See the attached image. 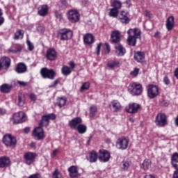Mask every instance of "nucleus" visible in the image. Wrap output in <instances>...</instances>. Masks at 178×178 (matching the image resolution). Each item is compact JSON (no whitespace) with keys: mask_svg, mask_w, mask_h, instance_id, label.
Returning a JSON list of instances; mask_svg holds the SVG:
<instances>
[{"mask_svg":"<svg viewBox=\"0 0 178 178\" xmlns=\"http://www.w3.org/2000/svg\"><path fill=\"white\" fill-rule=\"evenodd\" d=\"M68 3L67 0H60L58 7L60 9H65L67 7Z\"/></svg>","mask_w":178,"mask_h":178,"instance_id":"a18cd8bd","label":"nucleus"},{"mask_svg":"<svg viewBox=\"0 0 178 178\" xmlns=\"http://www.w3.org/2000/svg\"><path fill=\"white\" fill-rule=\"evenodd\" d=\"M97 112V106H90V113H89L90 118H94L96 115Z\"/></svg>","mask_w":178,"mask_h":178,"instance_id":"79ce46f5","label":"nucleus"},{"mask_svg":"<svg viewBox=\"0 0 178 178\" xmlns=\"http://www.w3.org/2000/svg\"><path fill=\"white\" fill-rule=\"evenodd\" d=\"M33 136L36 137L38 140H42L45 138L44 131L43 127H37L33 131Z\"/></svg>","mask_w":178,"mask_h":178,"instance_id":"a211bd4d","label":"nucleus"},{"mask_svg":"<svg viewBox=\"0 0 178 178\" xmlns=\"http://www.w3.org/2000/svg\"><path fill=\"white\" fill-rule=\"evenodd\" d=\"M154 38H155L156 39H160V38H161V32L156 31V32L154 33Z\"/></svg>","mask_w":178,"mask_h":178,"instance_id":"69168bd1","label":"nucleus"},{"mask_svg":"<svg viewBox=\"0 0 178 178\" xmlns=\"http://www.w3.org/2000/svg\"><path fill=\"white\" fill-rule=\"evenodd\" d=\"M111 6L113 7V8L119 10L122 7V3L120 2V0H113L111 3Z\"/></svg>","mask_w":178,"mask_h":178,"instance_id":"58836bf2","label":"nucleus"},{"mask_svg":"<svg viewBox=\"0 0 178 178\" xmlns=\"http://www.w3.org/2000/svg\"><path fill=\"white\" fill-rule=\"evenodd\" d=\"M81 15L77 10H70L67 19L72 24H76L80 21Z\"/></svg>","mask_w":178,"mask_h":178,"instance_id":"9d476101","label":"nucleus"},{"mask_svg":"<svg viewBox=\"0 0 178 178\" xmlns=\"http://www.w3.org/2000/svg\"><path fill=\"white\" fill-rule=\"evenodd\" d=\"M83 43L86 45H91L95 42V38L92 33H87L83 37Z\"/></svg>","mask_w":178,"mask_h":178,"instance_id":"5701e85b","label":"nucleus"},{"mask_svg":"<svg viewBox=\"0 0 178 178\" xmlns=\"http://www.w3.org/2000/svg\"><path fill=\"white\" fill-rule=\"evenodd\" d=\"M67 99L66 97H58L57 99V102L56 103V105L58 106L60 108H62V106H64L66 104Z\"/></svg>","mask_w":178,"mask_h":178,"instance_id":"ea45409f","label":"nucleus"},{"mask_svg":"<svg viewBox=\"0 0 178 178\" xmlns=\"http://www.w3.org/2000/svg\"><path fill=\"white\" fill-rule=\"evenodd\" d=\"M118 19L121 24H129L131 22V19L129 17V13L125 10H121L119 15Z\"/></svg>","mask_w":178,"mask_h":178,"instance_id":"dca6fc26","label":"nucleus"},{"mask_svg":"<svg viewBox=\"0 0 178 178\" xmlns=\"http://www.w3.org/2000/svg\"><path fill=\"white\" fill-rule=\"evenodd\" d=\"M67 172L70 178H79L81 177V174L79 173V169L76 165L70 166L67 169Z\"/></svg>","mask_w":178,"mask_h":178,"instance_id":"aec40b11","label":"nucleus"},{"mask_svg":"<svg viewBox=\"0 0 178 178\" xmlns=\"http://www.w3.org/2000/svg\"><path fill=\"white\" fill-rule=\"evenodd\" d=\"M13 88V85H8V83H3L0 86V92L3 94H8L10 92Z\"/></svg>","mask_w":178,"mask_h":178,"instance_id":"2f4dec72","label":"nucleus"},{"mask_svg":"<svg viewBox=\"0 0 178 178\" xmlns=\"http://www.w3.org/2000/svg\"><path fill=\"white\" fill-rule=\"evenodd\" d=\"M26 102L25 95L24 93H18L16 99V104L18 106L22 107L24 106Z\"/></svg>","mask_w":178,"mask_h":178,"instance_id":"7c9ffc66","label":"nucleus"},{"mask_svg":"<svg viewBox=\"0 0 178 178\" xmlns=\"http://www.w3.org/2000/svg\"><path fill=\"white\" fill-rule=\"evenodd\" d=\"M17 84L19 86H22V87H25L27 86V84L26 83V82H24L23 81H17Z\"/></svg>","mask_w":178,"mask_h":178,"instance_id":"e2e57ef3","label":"nucleus"},{"mask_svg":"<svg viewBox=\"0 0 178 178\" xmlns=\"http://www.w3.org/2000/svg\"><path fill=\"white\" fill-rule=\"evenodd\" d=\"M127 42L129 46L136 47L137 40L141 38L142 31L138 28L129 29L127 31Z\"/></svg>","mask_w":178,"mask_h":178,"instance_id":"f257e3e1","label":"nucleus"},{"mask_svg":"<svg viewBox=\"0 0 178 178\" xmlns=\"http://www.w3.org/2000/svg\"><path fill=\"white\" fill-rule=\"evenodd\" d=\"M13 124H21L26 121L27 117L24 111H18L13 115Z\"/></svg>","mask_w":178,"mask_h":178,"instance_id":"1a4fd4ad","label":"nucleus"},{"mask_svg":"<svg viewBox=\"0 0 178 178\" xmlns=\"http://www.w3.org/2000/svg\"><path fill=\"white\" fill-rule=\"evenodd\" d=\"M140 72V68L138 67H135L133 71H131L130 75L134 77L138 76Z\"/></svg>","mask_w":178,"mask_h":178,"instance_id":"de8ad7c7","label":"nucleus"},{"mask_svg":"<svg viewBox=\"0 0 178 178\" xmlns=\"http://www.w3.org/2000/svg\"><path fill=\"white\" fill-rule=\"evenodd\" d=\"M52 178H63L62 173L58 169H55L52 173Z\"/></svg>","mask_w":178,"mask_h":178,"instance_id":"c03bdc74","label":"nucleus"},{"mask_svg":"<svg viewBox=\"0 0 178 178\" xmlns=\"http://www.w3.org/2000/svg\"><path fill=\"white\" fill-rule=\"evenodd\" d=\"M69 65L70 67V69H72V70H74L76 67V63H74V61H70L69 63Z\"/></svg>","mask_w":178,"mask_h":178,"instance_id":"680f3d73","label":"nucleus"},{"mask_svg":"<svg viewBox=\"0 0 178 178\" xmlns=\"http://www.w3.org/2000/svg\"><path fill=\"white\" fill-rule=\"evenodd\" d=\"M55 17L56 18L58 19L59 20L63 19V15L58 11H55Z\"/></svg>","mask_w":178,"mask_h":178,"instance_id":"13d9d810","label":"nucleus"},{"mask_svg":"<svg viewBox=\"0 0 178 178\" xmlns=\"http://www.w3.org/2000/svg\"><path fill=\"white\" fill-rule=\"evenodd\" d=\"M81 124H83V120L81 117H75L68 122V126L72 130H76Z\"/></svg>","mask_w":178,"mask_h":178,"instance_id":"6ab92c4d","label":"nucleus"},{"mask_svg":"<svg viewBox=\"0 0 178 178\" xmlns=\"http://www.w3.org/2000/svg\"><path fill=\"white\" fill-rule=\"evenodd\" d=\"M144 15H145V17H148L149 19H151L152 17V14L151 11L149 10H145L144 11Z\"/></svg>","mask_w":178,"mask_h":178,"instance_id":"6e6d98bb","label":"nucleus"},{"mask_svg":"<svg viewBox=\"0 0 178 178\" xmlns=\"http://www.w3.org/2000/svg\"><path fill=\"white\" fill-rule=\"evenodd\" d=\"M58 58V52L57 51L53 48V47H49L47 49L46 51V58L49 61H55L57 60Z\"/></svg>","mask_w":178,"mask_h":178,"instance_id":"4468645a","label":"nucleus"},{"mask_svg":"<svg viewBox=\"0 0 178 178\" xmlns=\"http://www.w3.org/2000/svg\"><path fill=\"white\" fill-rule=\"evenodd\" d=\"M108 16L113 18H118L119 16V10L114 8H111Z\"/></svg>","mask_w":178,"mask_h":178,"instance_id":"a19ab883","label":"nucleus"},{"mask_svg":"<svg viewBox=\"0 0 178 178\" xmlns=\"http://www.w3.org/2000/svg\"><path fill=\"white\" fill-rule=\"evenodd\" d=\"M147 95L151 99L156 98L160 95L159 86H156V85H148Z\"/></svg>","mask_w":178,"mask_h":178,"instance_id":"423d86ee","label":"nucleus"},{"mask_svg":"<svg viewBox=\"0 0 178 178\" xmlns=\"http://www.w3.org/2000/svg\"><path fill=\"white\" fill-rule=\"evenodd\" d=\"M171 164L174 169H178V153L175 152L172 154Z\"/></svg>","mask_w":178,"mask_h":178,"instance_id":"72a5a7b5","label":"nucleus"},{"mask_svg":"<svg viewBox=\"0 0 178 178\" xmlns=\"http://www.w3.org/2000/svg\"><path fill=\"white\" fill-rule=\"evenodd\" d=\"M40 76L42 79L54 80L56 72L52 68H48L47 67H42L40 72Z\"/></svg>","mask_w":178,"mask_h":178,"instance_id":"39448f33","label":"nucleus"},{"mask_svg":"<svg viewBox=\"0 0 178 178\" xmlns=\"http://www.w3.org/2000/svg\"><path fill=\"white\" fill-rule=\"evenodd\" d=\"M57 116L54 113L42 115L41 120L39 122V126L41 127H48L49 124V120H55Z\"/></svg>","mask_w":178,"mask_h":178,"instance_id":"0eeeda50","label":"nucleus"},{"mask_svg":"<svg viewBox=\"0 0 178 178\" xmlns=\"http://www.w3.org/2000/svg\"><path fill=\"white\" fill-rule=\"evenodd\" d=\"M75 130H76L79 134H84L87 132L88 127L87 125H84V124H81L77 126Z\"/></svg>","mask_w":178,"mask_h":178,"instance_id":"c9c22d12","label":"nucleus"},{"mask_svg":"<svg viewBox=\"0 0 178 178\" xmlns=\"http://www.w3.org/2000/svg\"><path fill=\"white\" fill-rule=\"evenodd\" d=\"M102 45V42L98 43L97 45V47H96V54H97V56L100 55Z\"/></svg>","mask_w":178,"mask_h":178,"instance_id":"5fc2aeb1","label":"nucleus"},{"mask_svg":"<svg viewBox=\"0 0 178 178\" xmlns=\"http://www.w3.org/2000/svg\"><path fill=\"white\" fill-rule=\"evenodd\" d=\"M174 76L178 80V67L174 71Z\"/></svg>","mask_w":178,"mask_h":178,"instance_id":"774afa93","label":"nucleus"},{"mask_svg":"<svg viewBox=\"0 0 178 178\" xmlns=\"http://www.w3.org/2000/svg\"><path fill=\"white\" fill-rule=\"evenodd\" d=\"M2 143L6 147H15L17 145V138L11 134H6L2 138Z\"/></svg>","mask_w":178,"mask_h":178,"instance_id":"7ed1b4c3","label":"nucleus"},{"mask_svg":"<svg viewBox=\"0 0 178 178\" xmlns=\"http://www.w3.org/2000/svg\"><path fill=\"white\" fill-rule=\"evenodd\" d=\"M29 97L30 100L32 102L37 101V96L36 95H35V93H30V95H29Z\"/></svg>","mask_w":178,"mask_h":178,"instance_id":"4d7b16f0","label":"nucleus"},{"mask_svg":"<svg viewBox=\"0 0 178 178\" xmlns=\"http://www.w3.org/2000/svg\"><path fill=\"white\" fill-rule=\"evenodd\" d=\"M121 32L119 30H114L111 32L110 40L112 44H120L121 42Z\"/></svg>","mask_w":178,"mask_h":178,"instance_id":"f3484780","label":"nucleus"},{"mask_svg":"<svg viewBox=\"0 0 178 178\" xmlns=\"http://www.w3.org/2000/svg\"><path fill=\"white\" fill-rule=\"evenodd\" d=\"M98 154H99V161L101 163L109 162V161L111 158L110 152H108L106 149H101L98 151Z\"/></svg>","mask_w":178,"mask_h":178,"instance_id":"ddd939ff","label":"nucleus"},{"mask_svg":"<svg viewBox=\"0 0 178 178\" xmlns=\"http://www.w3.org/2000/svg\"><path fill=\"white\" fill-rule=\"evenodd\" d=\"M166 29L168 31H172L175 26V17L174 16H169L168 19H166Z\"/></svg>","mask_w":178,"mask_h":178,"instance_id":"393cba45","label":"nucleus"},{"mask_svg":"<svg viewBox=\"0 0 178 178\" xmlns=\"http://www.w3.org/2000/svg\"><path fill=\"white\" fill-rule=\"evenodd\" d=\"M128 92L132 96H139L143 92V86L138 82H131L128 87Z\"/></svg>","mask_w":178,"mask_h":178,"instance_id":"f03ea898","label":"nucleus"},{"mask_svg":"<svg viewBox=\"0 0 178 178\" xmlns=\"http://www.w3.org/2000/svg\"><path fill=\"white\" fill-rule=\"evenodd\" d=\"M27 69H28V67H27L26 65L23 62H20V63H17L16 68H15V72L17 74H23V73H25L26 72H27Z\"/></svg>","mask_w":178,"mask_h":178,"instance_id":"cd10ccee","label":"nucleus"},{"mask_svg":"<svg viewBox=\"0 0 178 178\" xmlns=\"http://www.w3.org/2000/svg\"><path fill=\"white\" fill-rule=\"evenodd\" d=\"M6 113H7V111H6V108H0V115L3 116V115H6Z\"/></svg>","mask_w":178,"mask_h":178,"instance_id":"0e129e2a","label":"nucleus"},{"mask_svg":"<svg viewBox=\"0 0 178 178\" xmlns=\"http://www.w3.org/2000/svg\"><path fill=\"white\" fill-rule=\"evenodd\" d=\"M115 52L118 56H124L127 53L126 49L123 47L121 43H118L117 45L115 46Z\"/></svg>","mask_w":178,"mask_h":178,"instance_id":"c85d7f7f","label":"nucleus"},{"mask_svg":"<svg viewBox=\"0 0 178 178\" xmlns=\"http://www.w3.org/2000/svg\"><path fill=\"white\" fill-rule=\"evenodd\" d=\"M49 7L47 4L40 5L38 8V15L40 17H44L49 15Z\"/></svg>","mask_w":178,"mask_h":178,"instance_id":"4be33fe9","label":"nucleus"},{"mask_svg":"<svg viewBox=\"0 0 178 178\" xmlns=\"http://www.w3.org/2000/svg\"><path fill=\"white\" fill-rule=\"evenodd\" d=\"M141 108V104H138V103H129L128 106H126L125 111L130 114H136L139 112Z\"/></svg>","mask_w":178,"mask_h":178,"instance_id":"f8f14e48","label":"nucleus"},{"mask_svg":"<svg viewBox=\"0 0 178 178\" xmlns=\"http://www.w3.org/2000/svg\"><path fill=\"white\" fill-rule=\"evenodd\" d=\"M59 152H60V150L58 149H55L53 151V152L51 153V156L52 158H55V157H56V156L58 155V153H59Z\"/></svg>","mask_w":178,"mask_h":178,"instance_id":"bf43d9fd","label":"nucleus"},{"mask_svg":"<svg viewBox=\"0 0 178 178\" xmlns=\"http://www.w3.org/2000/svg\"><path fill=\"white\" fill-rule=\"evenodd\" d=\"M61 73L63 76H69L72 73L71 68L67 65H63L61 67Z\"/></svg>","mask_w":178,"mask_h":178,"instance_id":"e433bc0d","label":"nucleus"},{"mask_svg":"<svg viewBox=\"0 0 178 178\" xmlns=\"http://www.w3.org/2000/svg\"><path fill=\"white\" fill-rule=\"evenodd\" d=\"M88 161L90 163H96L99 159V153H97L95 150H92L88 153Z\"/></svg>","mask_w":178,"mask_h":178,"instance_id":"a878e982","label":"nucleus"},{"mask_svg":"<svg viewBox=\"0 0 178 178\" xmlns=\"http://www.w3.org/2000/svg\"><path fill=\"white\" fill-rule=\"evenodd\" d=\"M11 161L9 157L2 156L0 157V168H6L10 165Z\"/></svg>","mask_w":178,"mask_h":178,"instance_id":"bb28decb","label":"nucleus"},{"mask_svg":"<svg viewBox=\"0 0 178 178\" xmlns=\"http://www.w3.org/2000/svg\"><path fill=\"white\" fill-rule=\"evenodd\" d=\"M113 113H118L122 108L121 104L118 100H113L109 105Z\"/></svg>","mask_w":178,"mask_h":178,"instance_id":"b1692460","label":"nucleus"},{"mask_svg":"<svg viewBox=\"0 0 178 178\" xmlns=\"http://www.w3.org/2000/svg\"><path fill=\"white\" fill-rule=\"evenodd\" d=\"M3 15V10L1 8H0V26H1L5 23V18Z\"/></svg>","mask_w":178,"mask_h":178,"instance_id":"3c124183","label":"nucleus"},{"mask_svg":"<svg viewBox=\"0 0 178 178\" xmlns=\"http://www.w3.org/2000/svg\"><path fill=\"white\" fill-rule=\"evenodd\" d=\"M160 105L163 107H168L170 105V102L169 100H164V99H161V100H160Z\"/></svg>","mask_w":178,"mask_h":178,"instance_id":"09e8293b","label":"nucleus"},{"mask_svg":"<svg viewBox=\"0 0 178 178\" xmlns=\"http://www.w3.org/2000/svg\"><path fill=\"white\" fill-rule=\"evenodd\" d=\"M176 170L172 175V178H178V169H175Z\"/></svg>","mask_w":178,"mask_h":178,"instance_id":"338daca9","label":"nucleus"},{"mask_svg":"<svg viewBox=\"0 0 178 178\" xmlns=\"http://www.w3.org/2000/svg\"><path fill=\"white\" fill-rule=\"evenodd\" d=\"M90 88V82H83L82 83L81 88H80V91H84V90H88Z\"/></svg>","mask_w":178,"mask_h":178,"instance_id":"37998d69","label":"nucleus"},{"mask_svg":"<svg viewBox=\"0 0 178 178\" xmlns=\"http://www.w3.org/2000/svg\"><path fill=\"white\" fill-rule=\"evenodd\" d=\"M129 140L127 138H119L116 142V146L118 149L121 150H125L128 148Z\"/></svg>","mask_w":178,"mask_h":178,"instance_id":"2eb2a0df","label":"nucleus"},{"mask_svg":"<svg viewBox=\"0 0 178 178\" xmlns=\"http://www.w3.org/2000/svg\"><path fill=\"white\" fill-rule=\"evenodd\" d=\"M24 35V31L22 29H17L15 33H14V40H22Z\"/></svg>","mask_w":178,"mask_h":178,"instance_id":"f704fd0d","label":"nucleus"},{"mask_svg":"<svg viewBox=\"0 0 178 178\" xmlns=\"http://www.w3.org/2000/svg\"><path fill=\"white\" fill-rule=\"evenodd\" d=\"M134 60L139 63H144L145 62V53L142 51H134Z\"/></svg>","mask_w":178,"mask_h":178,"instance_id":"412c9836","label":"nucleus"},{"mask_svg":"<svg viewBox=\"0 0 178 178\" xmlns=\"http://www.w3.org/2000/svg\"><path fill=\"white\" fill-rule=\"evenodd\" d=\"M154 123L158 127H165L168 124V118L165 113H158L156 115Z\"/></svg>","mask_w":178,"mask_h":178,"instance_id":"20e7f679","label":"nucleus"},{"mask_svg":"<svg viewBox=\"0 0 178 178\" xmlns=\"http://www.w3.org/2000/svg\"><path fill=\"white\" fill-rule=\"evenodd\" d=\"M26 44H27V47H28V50L29 51H32L34 50L35 49V47L34 45L33 44V43L29 40H26Z\"/></svg>","mask_w":178,"mask_h":178,"instance_id":"8fccbe9b","label":"nucleus"},{"mask_svg":"<svg viewBox=\"0 0 178 178\" xmlns=\"http://www.w3.org/2000/svg\"><path fill=\"white\" fill-rule=\"evenodd\" d=\"M131 162L130 161H123L122 163V168L124 170H128L131 165Z\"/></svg>","mask_w":178,"mask_h":178,"instance_id":"49530a36","label":"nucleus"},{"mask_svg":"<svg viewBox=\"0 0 178 178\" xmlns=\"http://www.w3.org/2000/svg\"><path fill=\"white\" fill-rule=\"evenodd\" d=\"M58 37L62 41L70 40L73 37V31L69 29H62L58 33Z\"/></svg>","mask_w":178,"mask_h":178,"instance_id":"6e6552de","label":"nucleus"},{"mask_svg":"<svg viewBox=\"0 0 178 178\" xmlns=\"http://www.w3.org/2000/svg\"><path fill=\"white\" fill-rule=\"evenodd\" d=\"M0 63L3 67H4L6 69H8L11 65V59L8 56H2L0 58Z\"/></svg>","mask_w":178,"mask_h":178,"instance_id":"c756f323","label":"nucleus"},{"mask_svg":"<svg viewBox=\"0 0 178 178\" xmlns=\"http://www.w3.org/2000/svg\"><path fill=\"white\" fill-rule=\"evenodd\" d=\"M38 155L34 152H26L24 154V163L27 165H31L35 162Z\"/></svg>","mask_w":178,"mask_h":178,"instance_id":"9b49d317","label":"nucleus"},{"mask_svg":"<svg viewBox=\"0 0 178 178\" xmlns=\"http://www.w3.org/2000/svg\"><path fill=\"white\" fill-rule=\"evenodd\" d=\"M151 165H152V161L149 159H146L145 160H144L140 167L144 170H147L151 168Z\"/></svg>","mask_w":178,"mask_h":178,"instance_id":"4c0bfd02","label":"nucleus"},{"mask_svg":"<svg viewBox=\"0 0 178 178\" xmlns=\"http://www.w3.org/2000/svg\"><path fill=\"white\" fill-rule=\"evenodd\" d=\"M104 45L106 47L105 54H109L111 53V46H110L109 43L105 42Z\"/></svg>","mask_w":178,"mask_h":178,"instance_id":"864d4df0","label":"nucleus"},{"mask_svg":"<svg viewBox=\"0 0 178 178\" xmlns=\"http://www.w3.org/2000/svg\"><path fill=\"white\" fill-rule=\"evenodd\" d=\"M163 83L166 86H169L171 83V81L169 78V76H168V75H165L163 78Z\"/></svg>","mask_w":178,"mask_h":178,"instance_id":"603ef678","label":"nucleus"},{"mask_svg":"<svg viewBox=\"0 0 178 178\" xmlns=\"http://www.w3.org/2000/svg\"><path fill=\"white\" fill-rule=\"evenodd\" d=\"M28 178H42V176L40 174L36 173L30 175Z\"/></svg>","mask_w":178,"mask_h":178,"instance_id":"052dcab7","label":"nucleus"},{"mask_svg":"<svg viewBox=\"0 0 178 178\" xmlns=\"http://www.w3.org/2000/svg\"><path fill=\"white\" fill-rule=\"evenodd\" d=\"M106 65L110 69L118 68L120 67V61L118 60H110L107 62Z\"/></svg>","mask_w":178,"mask_h":178,"instance_id":"473e14b6","label":"nucleus"}]
</instances>
